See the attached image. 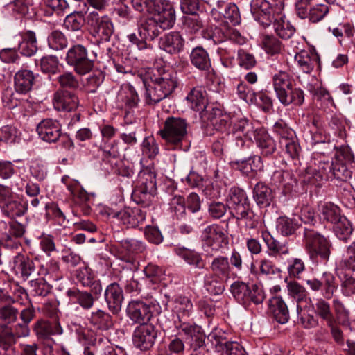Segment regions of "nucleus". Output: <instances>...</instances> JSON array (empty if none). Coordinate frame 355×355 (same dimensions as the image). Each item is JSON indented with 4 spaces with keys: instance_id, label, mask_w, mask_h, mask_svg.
I'll list each match as a JSON object with an SVG mask.
<instances>
[{
    "instance_id": "nucleus-24",
    "label": "nucleus",
    "mask_w": 355,
    "mask_h": 355,
    "mask_svg": "<svg viewBox=\"0 0 355 355\" xmlns=\"http://www.w3.org/2000/svg\"><path fill=\"white\" fill-rule=\"evenodd\" d=\"M295 61L304 73H309L319 64L320 58L314 51L302 50L296 53Z\"/></svg>"
},
{
    "instance_id": "nucleus-23",
    "label": "nucleus",
    "mask_w": 355,
    "mask_h": 355,
    "mask_svg": "<svg viewBox=\"0 0 355 355\" xmlns=\"http://www.w3.org/2000/svg\"><path fill=\"white\" fill-rule=\"evenodd\" d=\"M314 309V313L320 315L330 328L331 333H342L343 329H338L336 320L331 312L330 306L323 299H318Z\"/></svg>"
},
{
    "instance_id": "nucleus-18",
    "label": "nucleus",
    "mask_w": 355,
    "mask_h": 355,
    "mask_svg": "<svg viewBox=\"0 0 355 355\" xmlns=\"http://www.w3.org/2000/svg\"><path fill=\"white\" fill-rule=\"evenodd\" d=\"M159 45L166 53L176 54L183 50L184 40L179 32L172 31L160 38Z\"/></svg>"
},
{
    "instance_id": "nucleus-35",
    "label": "nucleus",
    "mask_w": 355,
    "mask_h": 355,
    "mask_svg": "<svg viewBox=\"0 0 355 355\" xmlns=\"http://www.w3.org/2000/svg\"><path fill=\"white\" fill-rule=\"evenodd\" d=\"M191 64L201 71H207L211 67V60L208 53L202 47L197 46L191 52Z\"/></svg>"
},
{
    "instance_id": "nucleus-44",
    "label": "nucleus",
    "mask_w": 355,
    "mask_h": 355,
    "mask_svg": "<svg viewBox=\"0 0 355 355\" xmlns=\"http://www.w3.org/2000/svg\"><path fill=\"white\" fill-rule=\"evenodd\" d=\"M85 13L86 11L80 10L75 11L67 15L64 20L63 26L69 31H80L85 22Z\"/></svg>"
},
{
    "instance_id": "nucleus-29",
    "label": "nucleus",
    "mask_w": 355,
    "mask_h": 355,
    "mask_svg": "<svg viewBox=\"0 0 355 355\" xmlns=\"http://www.w3.org/2000/svg\"><path fill=\"white\" fill-rule=\"evenodd\" d=\"M276 12L277 16L273 22L274 30L276 34L283 40L291 38L295 32V27L288 21L285 20L284 10Z\"/></svg>"
},
{
    "instance_id": "nucleus-46",
    "label": "nucleus",
    "mask_w": 355,
    "mask_h": 355,
    "mask_svg": "<svg viewBox=\"0 0 355 355\" xmlns=\"http://www.w3.org/2000/svg\"><path fill=\"white\" fill-rule=\"evenodd\" d=\"M333 230L336 236L344 241H347L353 232L352 225L345 216L334 224Z\"/></svg>"
},
{
    "instance_id": "nucleus-33",
    "label": "nucleus",
    "mask_w": 355,
    "mask_h": 355,
    "mask_svg": "<svg viewBox=\"0 0 355 355\" xmlns=\"http://www.w3.org/2000/svg\"><path fill=\"white\" fill-rule=\"evenodd\" d=\"M128 39L132 44L136 45L139 51V56L142 60L146 62H151L155 59V49L153 45L148 43V41L139 40V37L135 33L128 35Z\"/></svg>"
},
{
    "instance_id": "nucleus-54",
    "label": "nucleus",
    "mask_w": 355,
    "mask_h": 355,
    "mask_svg": "<svg viewBox=\"0 0 355 355\" xmlns=\"http://www.w3.org/2000/svg\"><path fill=\"white\" fill-rule=\"evenodd\" d=\"M231 293L234 297L241 304L248 303V297H249L250 286L240 282H236L231 285Z\"/></svg>"
},
{
    "instance_id": "nucleus-42",
    "label": "nucleus",
    "mask_w": 355,
    "mask_h": 355,
    "mask_svg": "<svg viewBox=\"0 0 355 355\" xmlns=\"http://www.w3.org/2000/svg\"><path fill=\"white\" fill-rule=\"evenodd\" d=\"M299 227L300 225L295 219L287 216H280L276 220V230L283 236L293 235Z\"/></svg>"
},
{
    "instance_id": "nucleus-34",
    "label": "nucleus",
    "mask_w": 355,
    "mask_h": 355,
    "mask_svg": "<svg viewBox=\"0 0 355 355\" xmlns=\"http://www.w3.org/2000/svg\"><path fill=\"white\" fill-rule=\"evenodd\" d=\"M13 268L24 279L28 278L35 270L34 261L21 254H18L14 257Z\"/></svg>"
},
{
    "instance_id": "nucleus-43",
    "label": "nucleus",
    "mask_w": 355,
    "mask_h": 355,
    "mask_svg": "<svg viewBox=\"0 0 355 355\" xmlns=\"http://www.w3.org/2000/svg\"><path fill=\"white\" fill-rule=\"evenodd\" d=\"M333 309L336 315V322L337 328L340 326L347 327L349 324V311L345 306L344 303L339 299L335 298L333 300Z\"/></svg>"
},
{
    "instance_id": "nucleus-53",
    "label": "nucleus",
    "mask_w": 355,
    "mask_h": 355,
    "mask_svg": "<svg viewBox=\"0 0 355 355\" xmlns=\"http://www.w3.org/2000/svg\"><path fill=\"white\" fill-rule=\"evenodd\" d=\"M34 331L35 333H62L60 322L57 320L52 321L39 320L34 325Z\"/></svg>"
},
{
    "instance_id": "nucleus-58",
    "label": "nucleus",
    "mask_w": 355,
    "mask_h": 355,
    "mask_svg": "<svg viewBox=\"0 0 355 355\" xmlns=\"http://www.w3.org/2000/svg\"><path fill=\"white\" fill-rule=\"evenodd\" d=\"M155 340V334H134L132 342L134 345L141 350L151 348Z\"/></svg>"
},
{
    "instance_id": "nucleus-5",
    "label": "nucleus",
    "mask_w": 355,
    "mask_h": 355,
    "mask_svg": "<svg viewBox=\"0 0 355 355\" xmlns=\"http://www.w3.org/2000/svg\"><path fill=\"white\" fill-rule=\"evenodd\" d=\"M85 22L89 26L92 35L96 38L98 45L110 42L114 27L108 15H100L96 11H92L86 16Z\"/></svg>"
},
{
    "instance_id": "nucleus-36",
    "label": "nucleus",
    "mask_w": 355,
    "mask_h": 355,
    "mask_svg": "<svg viewBox=\"0 0 355 355\" xmlns=\"http://www.w3.org/2000/svg\"><path fill=\"white\" fill-rule=\"evenodd\" d=\"M17 310L11 305L0 306V327L3 333H12L13 329L10 325L17 319Z\"/></svg>"
},
{
    "instance_id": "nucleus-40",
    "label": "nucleus",
    "mask_w": 355,
    "mask_h": 355,
    "mask_svg": "<svg viewBox=\"0 0 355 355\" xmlns=\"http://www.w3.org/2000/svg\"><path fill=\"white\" fill-rule=\"evenodd\" d=\"M280 103L284 106L293 104L296 106H301L304 101V94L300 88L290 87L284 94L278 98Z\"/></svg>"
},
{
    "instance_id": "nucleus-48",
    "label": "nucleus",
    "mask_w": 355,
    "mask_h": 355,
    "mask_svg": "<svg viewBox=\"0 0 355 355\" xmlns=\"http://www.w3.org/2000/svg\"><path fill=\"white\" fill-rule=\"evenodd\" d=\"M351 166L346 163L340 162L339 161L334 160L332 171H331V180H337L345 182L351 178L352 171Z\"/></svg>"
},
{
    "instance_id": "nucleus-7",
    "label": "nucleus",
    "mask_w": 355,
    "mask_h": 355,
    "mask_svg": "<svg viewBox=\"0 0 355 355\" xmlns=\"http://www.w3.org/2000/svg\"><path fill=\"white\" fill-rule=\"evenodd\" d=\"M201 239L202 248L209 254L218 252L223 245L228 243V237L223 227L218 224L207 226L202 232Z\"/></svg>"
},
{
    "instance_id": "nucleus-17",
    "label": "nucleus",
    "mask_w": 355,
    "mask_h": 355,
    "mask_svg": "<svg viewBox=\"0 0 355 355\" xmlns=\"http://www.w3.org/2000/svg\"><path fill=\"white\" fill-rule=\"evenodd\" d=\"M261 238L266 245L267 253L270 257L277 258L290 253L288 243L275 239L268 231H262Z\"/></svg>"
},
{
    "instance_id": "nucleus-51",
    "label": "nucleus",
    "mask_w": 355,
    "mask_h": 355,
    "mask_svg": "<svg viewBox=\"0 0 355 355\" xmlns=\"http://www.w3.org/2000/svg\"><path fill=\"white\" fill-rule=\"evenodd\" d=\"M259 266V276H265L270 277L272 275H279L281 272L275 263L267 258H262L257 261Z\"/></svg>"
},
{
    "instance_id": "nucleus-27",
    "label": "nucleus",
    "mask_w": 355,
    "mask_h": 355,
    "mask_svg": "<svg viewBox=\"0 0 355 355\" xmlns=\"http://www.w3.org/2000/svg\"><path fill=\"white\" fill-rule=\"evenodd\" d=\"M271 184L283 189L285 193L291 191L297 181L293 175L288 171H275L271 177Z\"/></svg>"
},
{
    "instance_id": "nucleus-60",
    "label": "nucleus",
    "mask_w": 355,
    "mask_h": 355,
    "mask_svg": "<svg viewBox=\"0 0 355 355\" xmlns=\"http://www.w3.org/2000/svg\"><path fill=\"white\" fill-rule=\"evenodd\" d=\"M261 46L267 53L271 55L278 53L281 50V42L273 35H263Z\"/></svg>"
},
{
    "instance_id": "nucleus-9",
    "label": "nucleus",
    "mask_w": 355,
    "mask_h": 355,
    "mask_svg": "<svg viewBox=\"0 0 355 355\" xmlns=\"http://www.w3.org/2000/svg\"><path fill=\"white\" fill-rule=\"evenodd\" d=\"M295 10L300 18L318 23L329 13V8L328 3H315L313 0H297Z\"/></svg>"
},
{
    "instance_id": "nucleus-32",
    "label": "nucleus",
    "mask_w": 355,
    "mask_h": 355,
    "mask_svg": "<svg viewBox=\"0 0 355 355\" xmlns=\"http://www.w3.org/2000/svg\"><path fill=\"white\" fill-rule=\"evenodd\" d=\"M139 177L141 180L143 187L137 188L134 191V196L142 195L144 198L150 196V192L155 186V175L148 168L140 171Z\"/></svg>"
},
{
    "instance_id": "nucleus-64",
    "label": "nucleus",
    "mask_w": 355,
    "mask_h": 355,
    "mask_svg": "<svg viewBox=\"0 0 355 355\" xmlns=\"http://www.w3.org/2000/svg\"><path fill=\"white\" fill-rule=\"evenodd\" d=\"M237 62L238 64L245 69H252L257 63L254 56L243 49L238 50Z\"/></svg>"
},
{
    "instance_id": "nucleus-8",
    "label": "nucleus",
    "mask_w": 355,
    "mask_h": 355,
    "mask_svg": "<svg viewBox=\"0 0 355 355\" xmlns=\"http://www.w3.org/2000/svg\"><path fill=\"white\" fill-rule=\"evenodd\" d=\"M66 62L78 74L82 76L89 73L94 67V60L89 58L87 48L81 44L73 45L69 49Z\"/></svg>"
},
{
    "instance_id": "nucleus-3",
    "label": "nucleus",
    "mask_w": 355,
    "mask_h": 355,
    "mask_svg": "<svg viewBox=\"0 0 355 355\" xmlns=\"http://www.w3.org/2000/svg\"><path fill=\"white\" fill-rule=\"evenodd\" d=\"M304 248L313 261L327 263L331 254V243L328 237L319 232L304 228L302 239Z\"/></svg>"
},
{
    "instance_id": "nucleus-57",
    "label": "nucleus",
    "mask_w": 355,
    "mask_h": 355,
    "mask_svg": "<svg viewBox=\"0 0 355 355\" xmlns=\"http://www.w3.org/2000/svg\"><path fill=\"white\" fill-rule=\"evenodd\" d=\"M40 66L42 72L55 74L59 70V60L55 55H46L40 60Z\"/></svg>"
},
{
    "instance_id": "nucleus-20",
    "label": "nucleus",
    "mask_w": 355,
    "mask_h": 355,
    "mask_svg": "<svg viewBox=\"0 0 355 355\" xmlns=\"http://www.w3.org/2000/svg\"><path fill=\"white\" fill-rule=\"evenodd\" d=\"M105 299L112 313L117 314L121 309L123 300V291L119 284L113 283L107 287L105 291Z\"/></svg>"
},
{
    "instance_id": "nucleus-14",
    "label": "nucleus",
    "mask_w": 355,
    "mask_h": 355,
    "mask_svg": "<svg viewBox=\"0 0 355 355\" xmlns=\"http://www.w3.org/2000/svg\"><path fill=\"white\" fill-rule=\"evenodd\" d=\"M211 345L217 352H225L227 355H243V347L236 341H230L220 334H208Z\"/></svg>"
},
{
    "instance_id": "nucleus-49",
    "label": "nucleus",
    "mask_w": 355,
    "mask_h": 355,
    "mask_svg": "<svg viewBox=\"0 0 355 355\" xmlns=\"http://www.w3.org/2000/svg\"><path fill=\"white\" fill-rule=\"evenodd\" d=\"M227 280L221 279L215 275L211 274L205 279V287L212 295H220L223 293L225 288V282Z\"/></svg>"
},
{
    "instance_id": "nucleus-4",
    "label": "nucleus",
    "mask_w": 355,
    "mask_h": 355,
    "mask_svg": "<svg viewBox=\"0 0 355 355\" xmlns=\"http://www.w3.org/2000/svg\"><path fill=\"white\" fill-rule=\"evenodd\" d=\"M187 128L188 123L185 119L171 116L164 121L159 135L172 148H180L182 142L187 137Z\"/></svg>"
},
{
    "instance_id": "nucleus-59",
    "label": "nucleus",
    "mask_w": 355,
    "mask_h": 355,
    "mask_svg": "<svg viewBox=\"0 0 355 355\" xmlns=\"http://www.w3.org/2000/svg\"><path fill=\"white\" fill-rule=\"evenodd\" d=\"M184 27L191 33H197L203 28V20L197 13L189 14L184 17Z\"/></svg>"
},
{
    "instance_id": "nucleus-37",
    "label": "nucleus",
    "mask_w": 355,
    "mask_h": 355,
    "mask_svg": "<svg viewBox=\"0 0 355 355\" xmlns=\"http://www.w3.org/2000/svg\"><path fill=\"white\" fill-rule=\"evenodd\" d=\"M37 41L35 33L32 31L25 32L22 35V41L19 44L20 53L25 56H32L37 51Z\"/></svg>"
},
{
    "instance_id": "nucleus-56",
    "label": "nucleus",
    "mask_w": 355,
    "mask_h": 355,
    "mask_svg": "<svg viewBox=\"0 0 355 355\" xmlns=\"http://www.w3.org/2000/svg\"><path fill=\"white\" fill-rule=\"evenodd\" d=\"M143 154L150 159L155 158L159 153V145L153 136L146 137L141 144Z\"/></svg>"
},
{
    "instance_id": "nucleus-6",
    "label": "nucleus",
    "mask_w": 355,
    "mask_h": 355,
    "mask_svg": "<svg viewBox=\"0 0 355 355\" xmlns=\"http://www.w3.org/2000/svg\"><path fill=\"white\" fill-rule=\"evenodd\" d=\"M0 207L5 215L14 218L25 214L28 202L16 196L10 187L0 184Z\"/></svg>"
},
{
    "instance_id": "nucleus-30",
    "label": "nucleus",
    "mask_w": 355,
    "mask_h": 355,
    "mask_svg": "<svg viewBox=\"0 0 355 355\" xmlns=\"http://www.w3.org/2000/svg\"><path fill=\"white\" fill-rule=\"evenodd\" d=\"M254 137L262 155L268 156L275 152L276 149L275 141L264 130H257L254 132Z\"/></svg>"
},
{
    "instance_id": "nucleus-10",
    "label": "nucleus",
    "mask_w": 355,
    "mask_h": 355,
    "mask_svg": "<svg viewBox=\"0 0 355 355\" xmlns=\"http://www.w3.org/2000/svg\"><path fill=\"white\" fill-rule=\"evenodd\" d=\"M251 13L257 22L262 26H270L277 15L275 9V3L270 4L266 0H252L250 3Z\"/></svg>"
},
{
    "instance_id": "nucleus-52",
    "label": "nucleus",
    "mask_w": 355,
    "mask_h": 355,
    "mask_svg": "<svg viewBox=\"0 0 355 355\" xmlns=\"http://www.w3.org/2000/svg\"><path fill=\"white\" fill-rule=\"evenodd\" d=\"M273 131L279 138V145L282 144L284 141L286 142L287 141L295 138V135L293 130L288 128L282 120L275 123L273 125Z\"/></svg>"
},
{
    "instance_id": "nucleus-55",
    "label": "nucleus",
    "mask_w": 355,
    "mask_h": 355,
    "mask_svg": "<svg viewBox=\"0 0 355 355\" xmlns=\"http://www.w3.org/2000/svg\"><path fill=\"white\" fill-rule=\"evenodd\" d=\"M249 202L245 193L239 189H232L229 195L228 208L230 211Z\"/></svg>"
},
{
    "instance_id": "nucleus-1",
    "label": "nucleus",
    "mask_w": 355,
    "mask_h": 355,
    "mask_svg": "<svg viewBox=\"0 0 355 355\" xmlns=\"http://www.w3.org/2000/svg\"><path fill=\"white\" fill-rule=\"evenodd\" d=\"M143 84L146 104L155 105L168 96L178 87L177 73L168 66L149 68L145 73Z\"/></svg>"
},
{
    "instance_id": "nucleus-47",
    "label": "nucleus",
    "mask_w": 355,
    "mask_h": 355,
    "mask_svg": "<svg viewBox=\"0 0 355 355\" xmlns=\"http://www.w3.org/2000/svg\"><path fill=\"white\" fill-rule=\"evenodd\" d=\"M67 295L71 301L77 302L84 309H90L94 304L92 295L86 291H80L75 288L69 289Z\"/></svg>"
},
{
    "instance_id": "nucleus-39",
    "label": "nucleus",
    "mask_w": 355,
    "mask_h": 355,
    "mask_svg": "<svg viewBox=\"0 0 355 355\" xmlns=\"http://www.w3.org/2000/svg\"><path fill=\"white\" fill-rule=\"evenodd\" d=\"M253 198L259 206L266 207L270 205L273 196L270 188L262 182H259L254 188Z\"/></svg>"
},
{
    "instance_id": "nucleus-19",
    "label": "nucleus",
    "mask_w": 355,
    "mask_h": 355,
    "mask_svg": "<svg viewBox=\"0 0 355 355\" xmlns=\"http://www.w3.org/2000/svg\"><path fill=\"white\" fill-rule=\"evenodd\" d=\"M211 39L216 44H220L227 40H231L239 44L245 42V38L241 36L240 33L229 26L216 27L213 31Z\"/></svg>"
},
{
    "instance_id": "nucleus-16",
    "label": "nucleus",
    "mask_w": 355,
    "mask_h": 355,
    "mask_svg": "<svg viewBox=\"0 0 355 355\" xmlns=\"http://www.w3.org/2000/svg\"><path fill=\"white\" fill-rule=\"evenodd\" d=\"M53 106L58 111L71 112L79 105V99L73 92L58 90L53 95Z\"/></svg>"
},
{
    "instance_id": "nucleus-50",
    "label": "nucleus",
    "mask_w": 355,
    "mask_h": 355,
    "mask_svg": "<svg viewBox=\"0 0 355 355\" xmlns=\"http://www.w3.org/2000/svg\"><path fill=\"white\" fill-rule=\"evenodd\" d=\"M132 211V208H125L120 211L111 208L109 215L112 218H117L127 227H135V223L137 222H135L134 219V216L131 212Z\"/></svg>"
},
{
    "instance_id": "nucleus-61",
    "label": "nucleus",
    "mask_w": 355,
    "mask_h": 355,
    "mask_svg": "<svg viewBox=\"0 0 355 355\" xmlns=\"http://www.w3.org/2000/svg\"><path fill=\"white\" fill-rule=\"evenodd\" d=\"M48 44L54 50L63 49L67 46L64 35L60 31H53L48 37Z\"/></svg>"
},
{
    "instance_id": "nucleus-38",
    "label": "nucleus",
    "mask_w": 355,
    "mask_h": 355,
    "mask_svg": "<svg viewBox=\"0 0 355 355\" xmlns=\"http://www.w3.org/2000/svg\"><path fill=\"white\" fill-rule=\"evenodd\" d=\"M315 168L313 172V177L317 182L331 180V171L333 161L330 163L328 160H318L314 158Z\"/></svg>"
},
{
    "instance_id": "nucleus-45",
    "label": "nucleus",
    "mask_w": 355,
    "mask_h": 355,
    "mask_svg": "<svg viewBox=\"0 0 355 355\" xmlns=\"http://www.w3.org/2000/svg\"><path fill=\"white\" fill-rule=\"evenodd\" d=\"M272 85L277 98L290 89L292 85V80L290 76L284 72L279 71L275 74L272 78Z\"/></svg>"
},
{
    "instance_id": "nucleus-21",
    "label": "nucleus",
    "mask_w": 355,
    "mask_h": 355,
    "mask_svg": "<svg viewBox=\"0 0 355 355\" xmlns=\"http://www.w3.org/2000/svg\"><path fill=\"white\" fill-rule=\"evenodd\" d=\"M268 306L269 313L277 322L283 324L288 321V309L282 297L275 296L270 299Z\"/></svg>"
},
{
    "instance_id": "nucleus-41",
    "label": "nucleus",
    "mask_w": 355,
    "mask_h": 355,
    "mask_svg": "<svg viewBox=\"0 0 355 355\" xmlns=\"http://www.w3.org/2000/svg\"><path fill=\"white\" fill-rule=\"evenodd\" d=\"M319 212L321 219L331 224H334L343 216L340 207L331 202L319 205Z\"/></svg>"
},
{
    "instance_id": "nucleus-62",
    "label": "nucleus",
    "mask_w": 355,
    "mask_h": 355,
    "mask_svg": "<svg viewBox=\"0 0 355 355\" xmlns=\"http://www.w3.org/2000/svg\"><path fill=\"white\" fill-rule=\"evenodd\" d=\"M180 256L189 264L193 265L196 268H203L205 263L200 254L190 250H182L179 253Z\"/></svg>"
},
{
    "instance_id": "nucleus-11",
    "label": "nucleus",
    "mask_w": 355,
    "mask_h": 355,
    "mask_svg": "<svg viewBox=\"0 0 355 355\" xmlns=\"http://www.w3.org/2000/svg\"><path fill=\"white\" fill-rule=\"evenodd\" d=\"M201 120L207 125H211L215 130L229 133V128L232 123L230 114L224 113L220 109L211 107L201 114Z\"/></svg>"
},
{
    "instance_id": "nucleus-26",
    "label": "nucleus",
    "mask_w": 355,
    "mask_h": 355,
    "mask_svg": "<svg viewBox=\"0 0 355 355\" xmlns=\"http://www.w3.org/2000/svg\"><path fill=\"white\" fill-rule=\"evenodd\" d=\"M186 100L189 106L193 110L200 112V116L203 112H207L212 107L207 105L206 94L198 88H193L187 95Z\"/></svg>"
},
{
    "instance_id": "nucleus-63",
    "label": "nucleus",
    "mask_w": 355,
    "mask_h": 355,
    "mask_svg": "<svg viewBox=\"0 0 355 355\" xmlns=\"http://www.w3.org/2000/svg\"><path fill=\"white\" fill-rule=\"evenodd\" d=\"M39 273L40 275H45L48 277L49 279L52 281H58L62 277L59 263L53 260L50 261L46 264V268H42Z\"/></svg>"
},
{
    "instance_id": "nucleus-25",
    "label": "nucleus",
    "mask_w": 355,
    "mask_h": 355,
    "mask_svg": "<svg viewBox=\"0 0 355 355\" xmlns=\"http://www.w3.org/2000/svg\"><path fill=\"white\" fill-rule=\"evenodd\" d=\"M230 214L236 220H244L245 226L249 229L255 228L258 224V220L250 208L249 202L235 209L233 208L230 211Z\"/></svg>"
},
{
    "instance_id": "nucleus-15",
    "label": "nucleus",
    "mask_w": 355,
    "mask_h": 355,
    "mask_svg": "<svg viewBox=\"0 0 355 355\" xmlns=\"http://www.w3.org/2000/svg\"><path fill=\"white\" fill-rule=\"evenodd\" d=\"M166 29L168 28L164 26L153 17H148L138 26L139 40L153 41Z\"/></svg>"
},
{
    "instance_id": "nucleus-13",
    "label": "nucleus",
    "mask_w": 355,
    "mask_h": 355,
    "mask_svg": "<svg viewBox=\"0 0 355 355\" xmlns=\"http://www.w3.org/2000/svg\"><path fill=\"white\" fill-rule=\"evenodd\" d=\"M36 130L40 138L49 143L56 142L62 134L61 125L52 119H45L40 121Z\"/></svg>"
},
{
    "instance_id": "nucleus-28",
    "label": "nucleus",
    "mask_w": 355,
    "mask_h": 355,
    "mask_svg": "<svg viewBox=\"0 0 355 355\" xmlns=\"http://www.w3.org/2000/svg\"><path fill=\"white\" fill-rule=\"evenodd\" d=\"M210 270L212 274L221 279L228 280L231 277L232 267L227 257L219 255L213 258Z\"/></svg>"
},
{
    "instance_id": "nucleus-22",
    "label": "nucleus",
    "mask_w": 355,
    "mask_h": 355,
    "mask_svg": "<svg viewBox=\"0 0 355 355\" xmlns=\"http://www.w3.org/2000/svg\"><path fill=\"white\" fill-rule=\"evenodd\" d=\"M35 76L30 70H20L14 77V88L17 93L26 94L33 88L35 83Z\"/></svg>"
},
{
    "instance_id": "nucleus-2",
    "label": "nucleus",
    "mask_w": 355,
    "mask_h": 355,
    "mask_svg": "<svg viewBox=\"0 0 355 355\" xmlns=\"http://www.w3.org/2000/svg\"><path fill=\"white\" fill-rule=\"evenodd\" d=\"M127 314L130 319L139 324L135 333H153L154 326L150 323L154 312L159 313L162 310L155 300H132L127 306Z\"/></svg>"
},
{
    "instance_id": "nucleus-12",
    "label": "nucleus",
    "mask_w": 355,
    "mask_h": 355,
    "mask_svg": "<svg viewBox=\"0 0 355 355\" xmlns=\"http://www.w3.org/2000/svg\"><path fill=\"white\" fill-rule=\"evenodd\" d=\"M153 17L164 26L171 28L175 21V11L172 3L168 0H153L152 5Z\"/></svg>"
},
{
    "instance_id": "nucleus-31",
    "label": "nucleus",
    "mask_w": 355,
    "mask_h": 355,
    "mask_svg": "<svg viewBox=\"0 0 355 355\" xmlns=\"http://www.w3.org/2000/svg\"><path fill=\"white\" fill-rule=\"evenodd\" d=\"M117 101L122 105L132 108L137 105L139 98L134 87L126 83L121 85L117 95Z\"/></svg>"
}]
</instances>
